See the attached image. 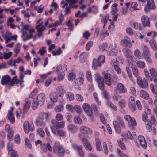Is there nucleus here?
<instances>
[{
  "instance_id": "obj_49",
  "label": "nucleus",
  "mask_w": 157,
  "mask_h": 157,
  "mask_svg": "<svg viewBox=\"0 0 157 157\" xmlns=\"http://www.w3.org/2000/svg\"><path fill=\"white\" fill-rule=\"evenodd\" d=\"M118 105L121 108H123L125 107L126 105V101L124 99L121 100L118 102Z\"/></svg>"
},
{
  "instance_id": "obj_31",
  "label": "nucleus",
  "mask_w": 157,
  "mask_h": 157,
  "mask_svg": "<svg viewBox=\"0 0 157 157\" xmlns=\"http://www.w3.org/2000/svg\"><path fill=\"white\" fill-rule=\"evenodd\" d=\"M84 111L85 113H86L89 116L91 117V119L92 120L94 121V118L92 117L93 112L92 111L91 108L90 106L86 108V109Z\"/></svg>"
},
{
  "instance_id": "obj_44",
  "label": "nucleus",
  "mask_w": 157,
  "mask_h": 157,
  "mask_svg": "<svg viewBox=\"0 0 157 157\" xmlns=\"http://www.w3.org/2000/svg\"><path fill=\"white\" fill-rule=\"evenodd\" d=\"M7 137L8 140L10 141L12 140L13 139L14 132L13 130L9 131L7 132Z\"/></svg>"
},
{
  "instance_id": "obj_35",
  "label": "nucleus",
  "mask_w": 157,
  "mask_h": 157,
  "mask_svg": "<svg viewBox=\"0 0 157 157\" xmlns=\"http://www.w3.org/2000/svg\"><path fill=\"white\" fill-rule=\"evenodd\" d=\"M84 79L82 77H80L76 78L75 81V83L77 85L80 86L83 84Z\"/></svg>"
},
{
  "instance_id": "obj_7",
  "label": "nucleus",
  "mask_w": 157,
  "mask_h": 157,
  "mask_svg": "<svg viewBox=\"0 0 157 157\" xmlns=\"http://www.w3.org/2000/svg\"><path fill=\"white\" fill-rule=\"evenodd\" d=\"M137 80V84L140 87L145 89L148 86V81L144 78L142 79L141 77L138 76Z\"/></svg>"
},
{
  "instance_id": "obj_59",
  "label": "nucleus",
  "mask_w": 157,
  "mask_h": 157,
  "mask_svg": "<svg viewBox=\"0 0 157 157\" xmlns=\"http://www.w3.org/2000/svg\"><path fill=\"white\" fill-rule=\"evenodd\" d=\"M64 76V73L61 72L59 73L58 75L57 80L59 81H61L63 79Z\"/></svg>"
},
{
  "instance_id": "obj_22",
  "label": "nucleus",
  "mask_w": 157,
  "mask_h": 157,
  "mask_svg": "<svg viewBox=\"0 0 157 157\" xmlns=\"http://www.w3.org/2000/svg\"><path fill=\"white\" fill-rule=\"evenodd\" d=\"M25 103L24 106L23 111L24 113H26L28 110L30 106L31 102L29 101L28 98H27L25 100Z\"/></svg>"
},
{
  "instance_id": "obj_61",
  "label": "nucleus",
  "mask_w": 157,
  "mask_h": 157,
  "mask_svg": "<svg viewBox=\"0 0 157 157\" xmlns=\"http://www.w3.org/2000/svg\"><path fill=\"white\" fill-rule=\"evenodd\" d=\"M93 43L92 41H90L88 42L86 46V49L87 51L89 50L93 46Z\"/></svg>"
},
{
  "instance_id": "obj_42",
  "label": "nucleus",
  "mask_w": 157,
  "mask_h": 157,
  "mask_svg": "<svg viewBox=\"0 0 157 157\" xmlns=\"http://www.w3.org/2000/svg\"><path fill=\"white\" fill-rule=\"evenodd\" d=\"M136 64L138 67L141 69L144 68L145 67V63L143 61H138Z\"/></svg>"
},
{
  "instance_id": "obj_51",
  "label": "nucleus",
  "mask_w": 157,
  "mask_h": 157,
  "mask_svg": "<svg viewBox=\"0 0 157 157\" xmlns=\"http://www.w3.org/2000/svg\"><path fill=\"white\" fill-rule=\"evenodd\" d=\"M39 103L36 100H34L33 102L32 107L33 109H36L38 106Z\"/></svg>"
},
{
  "instance_id": "obj_45",
  "label": "nucleus",
  "mask_w": 157,
  "mask_h": 157,
  "mask_svg": "<svg viewBox=\"0 0 157 157\" xmlns=\"http://www.w3.org/2000/svg\"><path fill=\"white\" fill-rule=\"evenodd\" d=\"M75 110L78 114L81 113L82 111L81 107L78 105H75L74 106V111Z\"/></svg>"
},
{
  "instance_id": "obj_41",
  "label": "nucleus",
  "mask_w": 157,
  "mask_h": 157,
  "mask_svg": "<svg viewBox=\"0 0 157 157\" xmlns=\"http://www.w3.org/2000/svg\"><path fill=\"white\" fill-rule=\"evenodd\" d=\"M127 135L128 138L132 140L136 137V134L135 132H132L131 133L129 131H128L127 133Z\"/></svg>"
},
{
  "instance_id": "obj_58",
  "label": "nucleus",
  "mask_w": 157,
  "mask_h": 157,
  "mask_svg": "<svg viewBox=\"0 0 157 157\" xmlns=\"http://www.w3.org/2000/svg\"><path fill=\"white\" fill-rule=\"evenodd\" d=\"M128 105L129 108L132 111H134L136 110V107L135 105L132 104L131 102H129Z\"/></svg>"
},
{
  "instance_id": "obj_54",
  "label": "nucleus",
  "mask_w": 157,
  "mask_h": 157,
  "mask_svg": "<svg viewBox=\"0 0 157 157\" xmlns=\"http://www.w3.org/2000/svg\"><path fill=\"white\" fill-rule=\"evenodd\" d=\"M109 15L108 14L105 17H103L101 19V22L104 24V26L105 25L106 23H107L108 19L109 18Z\"/></svg>"
},
{
  "instance_id": "obj_32",
  "label": "nucleus",
  "mask_w": 157,
  "mask_h": 157,
  "mask_svg": "<svg viewBox=\"0 0 157 157\" xmlns=\"http://www.w3.org/2000/svg\"><path fill=\"white\" fill-rule=\"evenodd\" d=\"M150 86L151 92L155 95V97L157 96V86L152 83L150 85Z\"/></svg>"
},
{
  "instance_id": "obj_19",
  "label": "nucleus",
  "mask_w": 157,
  "mask_h": 157,
  "mask_svg": "<svg viewBox=\"0 0 157 157\" xmlns=\"http://www.w3.org/2000/svg\"><path fill=\"white\" fill-rule=\"evenodd\" d=\"M138 140L142 147L144 149L146 148L147 144L144 137L142 136H139Z\"/></svg>"
},
{
  "instance_id": "obj_40",
  "label": "nucleus",
  "mask_w": 157,
  "mask_h": 157,
  "mask_svg": "<svg viewBox=\"0 0 157 157\" xmlns=\"http://www.w3.org/2000/svg\"><path fill=\"white\" fill-rule=\"evenodd\" d=\"M132 70L133 75L135 77H137L139 75V72L137 67L135 66L132 67Z\"/></svg>"
},
{
  "instance_id": "obj_23",
  "label": "nucleus",
  "mask_w": 157,
  "mask_h": 157,
  "mask_svg": "<svg viewBox=\"0 0 157 157\" xmlns=\"http://www.w3.org/2000/svg\"><path fill=\"white\" fill-rule=\"evenodd\" d=\"M83 143L85 146V148L89 150H91L92 149L91 146L89 142L85 138H83L82 139Z\"/></svg>"
},
{
  "instance_id": "obj_11",
  "label": "nucleus",
  "mask_w": 157,
  "mask_h": 157,
  "mask_svg": "<svg viewBox=\"0 0 157 157\" xmlns=\"http://www.w3.org/2000/svg\"><path fill=\"white\" fill-rule=\"evenodd\" d=\"M103 74L104 79H103L104 82L108 86L111 85V74L109 73L103 72Z\"/></svg>"
},
{
  "instance_id": "obj_25",
  "label": "nucleus",
  "mask_w": 157,
  "mask_h": 157,
  "mask_svg": "<svg viewBox=\"0 0 157 157\" xmlns=\"http://www.w3.org/2000/svg\"><path fill=\"white\" fill-rule=\"evenodd\" d=\"M50 98L52 102H56L58 99V97L57 93L55 92L51 93L50 94Z\"/></svg>"
},
{
  "instance_id": "obj_2",
  "label": "nucleus",
  "mask_w": 157,
  "mask_h": 157,
  "mask_svg": "<svg viewBox=\"0 0 157 157\" xmlns=\"http://www.w3.org/2000/svg\"><path fill=\"white\" fill-rule=\"evenodd\" d=\"M16 79L17 76L11 78L9 76L6 75L2 76L1 81V83L2 85L8 84L7 87L10 89L11 87L13 86L16 83Z\"/></svg>"
},
{
  "instance_id": "obj_38",
  "label": "nucleus",
  "mask_w": 157,
  "mask_h": 157,
  "mask_svg": "<svg viewBox=\"0 0 157 157\" xmlns=\"http://www.w3.org/2000/svg\"><path fill=\"white\" fill-rule=\"evenodd\" d=\"M86 76L88 81H89L90 83H92V78L91 73L90 71L88 70L86 71Z\"/></svg>"
},
{
  "instance_id": "obj_39",
  "label": "nucleus",
  "mask_w": 157,
  "mask_h": 157,
  "mask_svg": "<svg viewBox=\"0 0 157 157\" xmlns=\"http://www.w3.org/2000/svg\"><path fill=\"white\" fill-rule=\"evenodd\" d=\"M64 107L63 105H59L56 106L55 108V111L57 112H59L63 111Z\"/></svg>"
},
{
  "instance_id": "obj_57",
  "label": "nucleus",
  "mask_w": 157,
  "mask_h": 157,
  "mask_svg": "<svg viewBox=\"0 0 157 157\" xmlns=\"http://www.w3.org/2000/svg\"><path fill=\"white\" fill-rule=\"evenodd\" d=\"M75 74L74 73H71L68 75V80L70 81H72L75 78Z\"/></svg>"
},
{
  "instance_id": "obj_9",
  "label": "nucleus",
  "mask_w": 157,
  "mask_h": 157,
  "mask_svg": "<svg viewBox=\"0 0 157 157\" xmlns=\"http://www.w3.org/2000/svg\"><path fill=\"white\" fill-rule=\"evenodd\" d=\"M147 4L144 8V11L147 13L150 11L151 9L154 10L156 9L153 0H147Z\"/></svg>"
},
{
  "instance_id": "obj_16",
  "label": "nucleus",
  "mask_w": 157,
  "mask_h": 157,
  "mask_svg": "<svg viewBox=\"0 0 157 157\" xmlns=\"http://www.w3.org/2000/svg\"><path fill=\"white\" fill-rule=\"evenodd\" d=\"M109 48H111V51L109 52V54L110 56H113L114 55H117L118 51L117 45L116 44H112L110 45Z\"/></svg>"
},
{
  "instance_id": "obj_60",
  "label": "nucleus",
  "mask_w": 157,
  "mask_h": 157,
  "mask_svg": "<svg viewBox=\"0 0 157 157\" xmlns=\"http://www.w3.org/2000/svg\"><path fill=\"white\" fill-rule=\"evenodd\" d=\"M24 141L26 146L29 148L31 149L32 146L28 138H26L25 139Z\"/></svg>"
},
{
  "instance_id": "obj_6",
  "label": "nucleus",
  "mask_w": 157,
  "mask_h": 157,
  "mask_svg": "<svg viewBox=\"0 0 157 157\" xmlns=\"http://www.w3.org/2000/svg\"><path fill=\"white\" fill-rule=\"evenodd\" d=\"M50 128L52 132L55 136L62 137H65L66 136L65 131L63 129L56 128L54 127H51Z\"/></svg>"
},
{
  "instance_id": "obj_24",
  "label": "nucleus",
  "mask_w": 157,
  "mask_h": 157,
  "mask_svg": "<svg viewBox=\"0 0 157 157\" xmlns=\"http://www.w3.org/2000/svg\"><path fill=\"white\" fill-rule=\"evenodd\" d=\"M67 128L69 131L72 133H75L78 130L77 127L73 124L68 125L67 126Z\"/></svg>"
},
{
  "instance_id": "obj_29",
  "label": "nucleus",
  "mask_w": 157,
  "mask_h": 157,
  "mask_svg": "<svg viewBox=\"0 0 157 157\" xmlns=\"http://www.w3.org/2000/svg\"><path fill=\"white\" fill-rule=\"evenodd\" d=\"M142 48L143 50L142 55L143 56L149 55L150 54V52L149 48L147 46L144 45H143Z\"/></svg>"
},
{
  "instance_id": "obj_3",
  "label": "nucleus",
  "mask_w": 157,
  "mask_h": 157,
  "mask_svg": "<svg viewBox=\"0 0 157 157\" xmlns=\"http://www.w3.org/2000/svg\"><path fill=\"white\" fill-rule=\"evenodd\" d=\"M53 152L55 153H57L59 156H63L65 152L63 147L60 143L58 141L55 142L53 147Z\"/></svg>"
},
{
  "instance_id": "obj_52",
  "label": "nucleus",
  "mask_w": 157,
  "mask_h": 157,
  "mask_svg": "<svg viewBox=\"0 0 157 157\" xmlns=\"http://www.w3.org/2000/svg\"><path fill=\"white\" fill-rule=\"evenodd\" d=\"M102 145L104 151V153L105 155H107L108 153V150L106 143L105 142L103 143Z\"/></svg>"
},
{
  "instance_id": "obj_55",
  "label": "nucleus",
  "mask_w": 157,
  "mask_h": 157,
  "mask_svg": "<svg viewBox=\"0 0 157 157\" xmlns=\"http://www.w3.org/2000/svg\"><path fill=\"white\" fill-rule=\"evenodd\" d=\"M41 116H45V118L47 121H48L50 120L49 116L50 114L48 112H45L43 113H41Z\"/></svg>"
},
{
  "instance_id": "obj_37",
  "label": "nucleus",
  "mask_w": 157,
  "mask_h": 157,
  "mask_svg": "<svg viewBox=\"0 0 157 157\" xmlns=\"http://www.w3.org/2000/svg\"><path fill=\"white\" fill-rule=\"evenodd\" d=\"M37 31H39L40 30H44L45 28L43 25V22H41L35 27Z\"/></svg>"
},
{
  "instance_id": "obj_14",
  "label": "nucleus",
  "mask_w": 157,
  "mask_h": 157,
  "mask_svg": "<svg viewBox=\"0 0 157 157\" xmlns=\"http://www.w3.org/2000/svg\"><path fill=\"white\" fill-rule=\"evenodd\" d=\"M45 99V96L44 93H42L39 94L36 99L38 102L39 104L40 105L44 104Z\"/></svg>"
},
{
  "instance_id": "obj_33",
  "label": "nucleus",
  "mask_w": 157,
  "mask_h": 157,
  "mask_svg": "<svg viewBox=\"0 0 157 157\" xmlns=\"http://www.w3.org/2000/svg\"><path fill=\"white\" fill-rule=\"evenodd\" d=\"M65 97L66 98L70 101L74 99V94L71 92H67L65 95Z\"/></svg>"
},
{
  "instance_id": "obj_18",
  "label": "nucleus",
  "mask_w": 157,
  "mask_h": 157,
  "mask_svg": "<svg viewBox=\"0 0 157 157\" xmlns=\"http://www.w3.org/2000/svg\"><path fill=\"white\" fill-rule=\"evenodd\" d=\"M121 44L124 46H128L131 47L132 45L131 44L130 40L127 37L122 40L121 41Z\"/></svg>"
},
{
  "instance_id": "obj_64",
  "label": "nucleus",
  "mask_w": 157,
  "mask_h": 157,
  "mask_svg": "<svg viewBox=\"0 0 157 157\" xmlns=\"http://www.w3.org/2000/svg\"><path fill=\"white\" fill-rule=\"evenodd\" d=\"M150 81H153L155 85L157 86V75H155L154 76L151 77Z\"/></svg>"
},
{
  "instance_id": "obj_62",
  "label": "nucleus",
  "mask_w": 157,
  "mask_h": 157,
  "mask_svg": "<svg viewBox=\"0 0 157 157\" xmlns=\"http://www.w3.org/2000/svg\"><path fill=\"white\" fill-rule=\"evenodd\" d=\"M117 153L120 157H128L126 154H124V152L120 149H117Z\"/></svg>"
},
{
  "instance_id": "obj_50",
  "label": "nucleus",
  "mask_w": 157,
  "mask_h": 157,
  "mask_svg": "<svg viewBox=\"0 0 157 157\" xmlns=\"http://www.w3.org/2000/svg\"><path fill=\"white\" fill-rule=\"evenodd\" d=\"M86 56V54L84 53H82L79 56L80 61L82 63H84L85 60L86 59L85 57Z\"/></svg>"
},
{
  "instance_id": "obj_13",
  "label": "nucleus",
  "mask_w": 157,
  "mask_h": 157,
  "mask_svg": "<svg viewBox=\"0 0 157 157\" xmlns=\"http://www.w3.org/2000/svg\"><path fill=\"white\" fill-rule=\"evenodd\" d=\"M112 67L118 74L121 73V70L119 67L118 62L116 59H113L112 63Z\"/></svg>"
},
{
  "instance_id": "obj_4",
  "label": "nucleus",
  "mask_w": 157,
  "mask_h": 157,
  "mask_svg": "<svg viewBox=\"0 0 157 157\" xmlns=\"http://www.w3.org/2000/svg\"><path fill=\"white\" fill-rule=\"evenodd\" d=\"M105 58L104 56L101 55L97 59H93V60L92 67L94 69H97L98 66L101 67L105 61Z\"/></svg>"
},
{
  "instance_id": "obj_48",
  "label": "nucleus",
  "mask_w": 157,
  "mask_h": 157,
  "mask_svg": "<svg viewBox=\"0 0 157 157\" xmlns=\"http://www.w3.org/2000/svg\"><path fill=\"white\" fill-rule=\"evenodd\" d=\"M9 154L10 155V157H18L16 151L14 150L9 151Z\"/></svg>"
},
{
  "instance_id": "obj_10",
  "label": "nucleus",
  "mask_w": 157,
  "mask_h": 157,
  "mask_svg": "<svg viewBox=\"0 0 157 157\" xmlns=\"http://www.w3.org/2000/svg\"><path fill=\"white\" fill-rule=\"evenodd\" d=\"M24 129L25 132L28 133L29 131H32L33 130V125L29 124L28 121H25L23 124Z\"/></svg>"
},
{
  "instance_id": "obj_20",
  "label": "nucleus",
  "mask_w": 157,
  "mask_h": 157,
  "mask_svg": "<svg viewBox=\"0 0 157 157\" xmlns=\"http://www.w3.org/2000/svg\"><path fill=\"white\" fill-rule=\"evenodd\" d=\"M73 148L76 150L79 155L81 157H84V153L83 151H82V146L81 145L78 146L76 145H73Z\"/></svg>"
},
{
  "instance_id": "obj_17",
  "label": "nucleus",
  "mask_w": 157,
  "mask_h": 157,
  "mask_svg": "<svg viewBox=\"0 0 157 157\" xmlns=\"http://www.w3.org/2000/svg\"><path fill=\"white\" fill-rule=\"evenodd\" d=\"M117 90L120 93L124 94L126 92L127 89L124 85L122 83H119L117 86Z\"/></svg>"
},
{
  "instance_id": "obj_63",
  "label": "nucleus",
  "mask_w": 157,
  "mask_h": 157,
  "mask_svg": "<svg viewBox=\"0 0 157 157\" xmlns=\"http://www.w3.org/2000/svg\"><path fill=\"white\" fill-rule=\"evenodd\" d=\"M67 109L70 112H72L74 111V107L70 104H67L66 106Z\"/></svg>"
},
{
  "instance_id": "obj_30",
  "label": "nucleus",
  "mask_w": 157,
  "mask_h": 157,
  "mask_svg": "<svg viewBox=\"0 0 157 157\" xmlns=\"http://www.w3.org/2000/svg\"><path fill=\"white\" fill-rule=\"evenodd\" d=\"M123 138H121L120 139L117 140V142L120 147L122 150H126V148L123 142Z\"/></svg>"
},
{
  "instance_id": "obj_1",
  "label": "nucleus",
  "mask_w": 157,
  "mask_h": 157,
  "mask_svg": "<svg viewBox=\"0 0 157 157\" xmlns=\"http://www.w3.org/2000/svg\"><path fill=\"white\" fill-rule=\"evenodd\" d=\"M116 119V120L113 122V124L116 132L117 133H120L121 131V128H125V124L120 116H117Z\"/></svg>"
},
{
  "instance_id": "obj_27",
  "label": "nucleus",
  "mask_w": 157,
  "mask_h": 157,
  "mask_svg": "<svg viewBox=\"0 0 157 157\" xmlns=\"http://www.w3.org/2000/svg\"><path fill=\"white\" fill-rule=\"evenodd\" d=\"M57 94H58L59 97H62L65 93V91L61 87L59 86L56 89Z\"/></svg>"
},
{
  "instance_id": "obj_43",
  "label": "nucleus",
  "mask_w": 157,
  "mask_h": 157,
  "mask_svg": "<svg viewBox=\"0 0 157 157\" xmlns=\"http://www.w3.org/2000/svg\"><path fill=\"white\" fill-rule=\"evenodd\" d=\"M124 118L125 120L128 122V124L129 123L132 122V121L135 119V118L133 117H131L129 115H126L124 116Z\"/></svg>"
},
{
  "instance_id": "obj_15",
  "label": "nucleus",
  "mask_w": 157,
  "mask_h": 157,
  "mask_svg": "<svg viewBox=\"0 0 157 157\" xmlns=\"http://www.w3.org/2000/svg\"><path fill=\"white\" fill-rule=\"evenodd\" d=\"M141 21L144 27L150 26L149 18L147 16H142L141 17Z\"/></svg>"
},
{
  "instance_id": "obj_56",
  "label": "nucleus",
  "mask_w": 157,
  "mask_h": 157,
  "mask_svg": "<svg viewBox=\"0 0 157 157\" xmlns=\"http://www.w3.org/2000/svg\"><path fill=\"white\" fill-rule=\"evenodd\" d=\"M37 132L41 137H44L45 135L44 131L41 128H39L37 129Z\"/></svg>"
},
{
  "instance_id": "obj_53",
  "label": "nucleus",
  "mask_w": 157,
  "mask_h": 157,
  "mask_svg": "<svg viewBox=\"0 0 157 157\" xmlns=\"http://www.w3.org/2000/svg\"><path fill=\"white\" fill-rule=\"evenodd\" d=\"M12 52H9L8 53H3V56L4 59H7L10 58L12 55Z\"/></svg>"
},
{
  "instance_id": "obj_21",
  "label": "nucleus",
  "mask_w": 157,
  "mask_h": 157,
  "mask_svg": "<svg viewBox=\"0 0 157 157\" xmlns=\"http://www.w3.org/2000/svg\"><path fill=\"white\" fill-rule=\"evenodd\" d=\"M80 130L82 133L85 134H91L92 133V131L89 128L85 126H81Z\"/></svg>"
},
{
  "instance_id": "obj_28",
  "label": "nucleus",
  "mask_w": 157,
  "mask_h": 157,
  "mask_svg": "<svg viewBox=\"0 0 157 157\" xmlns=\"http://www.w3.org/2000/svg\"><path fill=\"white\" fill-rule=\"evenodd\" d=\"M149 44L152 49L154 51H157V44L154 39H152L149 41Z\"/></svg>"
},
{
  "instance_id": "obj_8",
  "label": "nucleus",
  "mask_w": 157,
  "mask_h": 157,
  "mask_svg": "<svg viewBox=\"0 0 157 157\" xmlns=\"http://www.w3.org/2000/svg\"><path fill=\"white\" fill-rule=\"evenodd\" d=\"M51 123L53 125V126L51 127H54L56 128H63L64 127L65 122L62 121L59 122L55 120H52L51 121Z\"/></svg>"
},
{
  "instance_id": "obj_26",
  "label": "nucleus",
  "mask_w": 157,
  "mask_h": 157,
  "mask_svg": "<svg viewBox=\"0 0 157 157\" xmlns=\"http://www.w3.org/2000/svg\"><path fill=\"white\" fill-rule=\"evenodd\" d=\"M140 96L143 99L147 100L149 98V95L146 91L141 90L140 92Z\"/></svg>"
},
{
  "instance_id": "obj_12",
  "label": "nucleus",
  "mask_w": 157,
  "mask_h": 157,
  "mask_svg": "<svg viewBox=\"0 0 157 157\" xmlns=\"http://www.w3.org/2000/svg\"><path fill=\"white\" fill-rule=\"evenodd\" d=\"M44 119L43 116H39L36 119V124L37 126L44 127L46 124L44 121Z\"/></svg>"
},
{
  "instance_id": "obj_34",
  "label": "nucleus",
  "mask_w": 157,
  "mask_h": 157,
  "mask_svg": "<svg viewBox=\"0 0 157 157\" xmlns=\"http://www.w3.org/2000/svg\"><path fill=\"white\" fill-rule=\"evenodd\" d=\"M74 121L75 122L78 124H82V121L80 117L78 116H76L74 118Z\"/></svg>"
},
{
  "instance_id": "obj_46",
  "label": "nucleus",
  "mask_w": 157,
  "mask_h": 157,
  "mask_svg": "<svg viewBox=\"0 0 157 157\" xmlns=\"http://www.w3.org/2000/svg\"><path fill=\"white\" fill-rule=\"evenodd\" d=\"M107 104L108 106L110 107L114 110L117 111V107L110 101H108Z\"/></svg>"
},
{
  "instance_id": "obj_47",
  "label": "nucleus",
  "mask_w": 157,
  "mask_h": 157,
  "mask_svg": "<svg viewBox=\"0 0 157 157\" xmlns=\"http://www.w3.org/2000/svg\"><path fill=\"white\" fill-rule=\"evenodd\" d=\"M149 79H150L151 77L154 76L155 75H157L156 74H154L156 72L155 69L154 68H151L149 70Z\"/></svg>"
},
{
  "instance_id": "obj_5",
  "label": "nucleus",
  "mask_w": 157,
  "mask_h": 157,
  "mask_svg": "<svg viewBox=\"0 0 157 157\" xmlns=\"http://www.w3.org/2000/svg\"><path fill=\"white\" fill-rule=\"evenodd\" d=\"M94 78L95 80L97 82L99 88L101 90H103L105 89L104 81L102 77L98 73H96L94 75Z\"/></svg>"
},
{
  "instance_id": "obj_36",
  "label": "nucleus",
  "mask_w": 157,
  "mask_h": 157,
  "mask_svg": "<svg viewBox=\"0 0 157 157\" xmlns=\"http://www.w3.org/2000/svg\"><path fill=\"white\" fill-rule=\"evenodd\" d=\"M7 117L8 119L12 124H13L14 123L15 117L13 113H8L7 115Z\"/></svg>"
}]
</instances>
